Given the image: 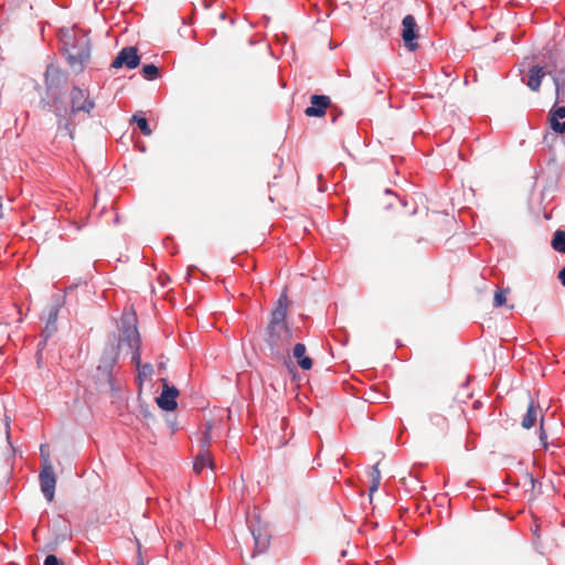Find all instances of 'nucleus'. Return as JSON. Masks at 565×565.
<instances>
[{
    "instance_id": "1",
    "label": "nucleus",
    "mask_w": 565,
    "mask_h": 565,
    "mask_svg": "<svg viewBox=\"0 0 565 565\" xmlns=\"http://www.w3.org/2000/svg\"><path fill=\"white\" fill-rule=\"evenodd\" d=\"M286 316L287 296L282 294L270 315L265 337V342L269 347L271 355L277 360L285 358L292 338V332L286 323Z\"/></svg>"
},
{
    "instance_id": "2",
    "label": "nucleus",
    "mask_w": 565,
    "mask_h": 565,
    "mask_svg": "<svg viewBox=\"0 0 565 565\" xmlns=\"http://www.w3.org/2000/svg\"><path fill=\"white\" fill-rule=\"evenodd\" d=\"M60 41L71 68L81 73L90 57V39L77 29L61 31Z\"/></svg>"
},
{
    "instance_id": "3",
    "label": "nucleus",
    "mask_w": 565,
    "mask_h": 565,
    "mask_svg": "<svg viewBox=\"0 0 565 565\" xmlns=\"http://www.w3.org/2000/svg\"><path fill=\"white\" fill-rule=\"evenodd\" d=\"M71 108L67 109L57 100H54L53 110L57 117L58 129H64L71 138L74 135L73 116L79 111L90 114L95 107V102L89 97V93L77 86H74L70 92Z\"/></svg>"
},
{
    "instance_id": "4",
    "label": "nucleus",
    "mask_w": 565,
    "mask_h": 565,
    "mask_svg": "<svg viewBox=\"0 0 565 565\" xmlns=\"http://www.w3.org/2000/svg\"><path fill=\"white\" fill-rule=\"evenodd\" d=\"M39 479L41 491L44 498L51 502L55 494L56 476L52 465L50 463V460L47 459V456L45 457V463L42 465Z\"/></svg>"
},
{
    "instance_id": "5",
    "label": "nucleus",
    "mask_w": 565,
    "mask_h": 565,
    "mask_svg": "<svg viewBox=\"0 0 565 565\" xmlns=\"http://www.w3.org/2000/svg\"><path fill=\"white\" fill-rule=\"evenodd\" d=\"M547 73L555 85L556 104L565 103V62L559 65L554 64L552 68L547 70Z\"/></svg>"
},
{
    "instance_id": "6",
    "label": "nucleus",
    "mask_w": 565,
    "mask_h": 565,
    "mask_svg": "<svg viewBox=\"0 0 565 565\" xmlns=\"http://www.w3.org/2000/svg\"><path fill=\"white\" fill-rule=\"evenodd\" d=\"M402 39L411 52L418 47V44L415 42L417 39V24L412 14H407L402 21Z\"/></svg>"
},
{
    "instance_id": "7",
    "label": "nucleus",
    "mask_w": 565,
    "mask_h": 565,
    "mask_svg": "<svg viewBox=\"0 0 565 565\" xmlns=\"http://www.w3.org/2000/svg\"><path fill=\"white\" fill-rule=\"evenodd\" d=\"M140 63L137 49L134 46L124 47L111 62V67L119 68L126 66L129 70L136 68Z\"/></svg>"
},
{
    "instance_id": "8",
    "label": "nucleus",
    "mask_w": 565,
    "mask_h": 565,
    "mask_svg": "<svg viewBox=\"0 0 565 565\" xmlns=\"http://www.w3.org/2000/svg\"><path fill=\"white\" fill-rule=\"evenodd\" d=\"M117 349L111 345L104 351L100 362L97 366V371L107 379L110 385H113V370L117 362Z\"/></svg>"
},
{
    "instance_id": "9",
    "label": "nucleus",
    "mask_w": 565,
    "mask_h": 565,
    "mask_svg": "<svg viewBox=\"0 0 565 565\" xmlns=\"http://www.w3.org/2000/svg\"><path fill=\"white\" fill-rule=\"evenodd\" d=\"M162 392L159 397H157V404L163 411H174L178 406L177 397L179 395V391L175 386H170L166 380H162Z\"/></svg>"
},
{
    "instance_id": "10",
    "label": "nucleus",
    "mask_w": 565,
    "mask_h": 565,
    "mask_svg": "<svg viewBox=\"0 0 565 565\" xmlns=\"http://www.w3.org/2000/svg\"><path fill=\"white\" fill-rule=\"evenodd\" d=\"M311 106L305 110L308 117H321L326 114L330 105V98L326 95H312L310 98Z\"/></svg>"
},
{
    "instance_id": "11",
    "label": "nucleus",
    "mask_w": 565,
    "mask_h": 565,
    "mask_svg": "<svg viewBox=\"0 0 565 565\" xmlns=\"http://www.w3.org/2000/svg\"><path fill=\"white\" fill-rule=\"evenodd\" d=\"M552 68V66H540L534 65L529 70L527 79L525 81L527 87L533 92H539L542 79L545 75H548L547 70Z\"/></svg>"
},
{
    "instance_id": "12",
    "label": "nucleus",
    "mask_w": 565,
    "mask_h": 565,
    "mask_svg": "<svg viewBox=\"0 0 565 565\" xmlns=\"http://www.w3.org/2000/svg\"><path fill=\"white\" fill-rule=\"evenodd\" d=\"M565 118V106H557L555 105L552 107L550 111V121H551V128L558 134H565V120L559 121V119Z\"/></svg>"
},
{
    "instance_id": "13",
    "label": "nucleus",
    "mask_w": 565,
    "mask_h": 565,
    "mask_svg": "<svg viewBox=\"0 0 565 565\" xmlns=\"http://www.w3.org/2000/svg\"><path fill=\"white\" fill-rule=\"evenodd\" d=\"M539 416L541 418L543 417L541 407L539 404H535L533 401H531L527 406L526 413L522 418V427L525 429L532 428L535 425Z\"/></svg>"
},
{
    "instance_id": "14",
    "label": "nucleus",
    "mask_w": 565,
    "mask_h": 565,
    "mask_svg": "<svg viewBox=\"0 0 565 565\" xmlns=\"http://www.w3.org/2000/svg\"><path fill=\"white\" fill-rule=\"evenodd\" d=\"M292 355L302 370H310L312 367V360L306 355V345L303 343L295 344Z\"/></svg>"
},
{
    "instance_id": "15",
    "label": "nucleus",
    "mask_w": 565,
    "mask_h": 565,
    "mask_svg": "<svg viewBox=\"0 0 565 565\" xmlns=\"http://www.w3.org/2000/svg\"><path fill=\"white\" fill-rule=\"evenodd\" d=\"M205 467L211 468L212 470L215 468L214 462L212 460V454L209 449H204L199 452L195 457L193 469L195 472L200 473Z\"/></svg>"
},
{
    "instance_id": "16",
    "label": "nucleus",
    "mask_w": 565,
    "mask_h": 565,
    "mask_svg": "<svg viewBox=\"0 0 565 565\" xmlns=\"http://www.w3.org/2000/svg\"><path fill=\"white\" fill-rule=\"evenodd\" d=\"M127 340L129 341V345L134 349L131 360L138 367L141 364V358L139 352V335L137 329L131 330L127 334Z\"/></svg>"
},
{
    "instance_id": "17",
    "label": "nucleus",
    "mask_w": 565,
    "mask_h": 565,
    "mask_svg": "<svg viewBox=\"0 0 565 565\" xmlns=\"http://www.w3.org/2000/svg\"><path fill=\"white\" fill-rule=\"evenodd\" d=\"M252 535L254 537L255 546L258 550V552H264L269 544V539L267 534H263L260 530L252 529Z\"/></svg>"
},
{
    "instance_id": "18",
    "label": "nucleus",
    "mask_w": 565,
    "mask_h": 565,
    "mask_svg": "<svg viewBox=\"0 0 565 565\" xmlns=\"http://www.w3.org/2000/svg\"><path fill=\"white\" fill-rule=\"evenodd\" d=\"M552 247L556 252L565 254V231L557 230L554 233V236L552 239Z\"/></svg>"
},
{
    "instance_id": "19",
    "label": "nucleus",
    "mask_w": 565,
    "mask_h": 565,
    "mask_svg": "<svg viewBox=\"0 0 565 565\" xmlns=\"http://www.w3.org/2000/svg\"><path fill=\"white\" fill-rule=\"evenodd\" d=\"M212 443V424L207 423L205 425V429L203 431L202 437L200 438L201 449H209Z\"/></svg>"
},
{
    "instance_id": "20",
    "label": "nucleus",
    "mask_w": 565,
    "mask_h": 565,
    "mask_svg": "<svg viewBox=\"0 0 565 565\" xmlns=\"http://www.w3.org/2000/svg\"><path fill=\"white\" fill-rule=\"evenodd\" d=\"M371 480H372V484L370 486V492L373 493L379 489L380 483H381V471L379 469V463H376L372 467Z\"/></svg>"
},
{
    "instance_id": "21",
    "label": "nucleus",
    "mask_w": 565,
    "mask_h": 565,
    "mask_svg": "<svg viewBox=\"0 0 565 565\" xmlns=\"http://www.w3.org/2000/svg\"><path fill=\"white\" fill-rule=\"evenodd\" d=\"M134 121H136L138 128L141 130V132L145 136H150L152 134V130L149 127L147 118L138 115H134L132 117Z\"/></svg>"
},
{
    "instance_id": "22",
    "label": "nucleus",
    "mask_w": 565,
    "mask_h": 565,
    "mask_svg": "<svg viewBox=\"0 0 565 565\" xmlns=\"http://www.w3.org/2000/svg\"><path fill=\"white\" fill-rule=\"evenodd\" d=\"M142 74L147 79H154L159 74V68L153 64L142 66Z\"/></svg>"
},
{
    "instance_id": "23",
    "label": "nucleus",
    "mask_w": 565,
    "mask_h": 565,
    "mask_svg": "<svg viewBox=\"0 0 565 565\" xmlns=\"http://www.w3.org/2000/svg\"><path fill=\"white\" fill-rule=\"evenodd\" d=\"M507 290H502V289H497L495 292H494V298H493V306L494 307H501L505 303V300H507Z\"/></svg>"
},
{
    "instance_id": "24",
    "label": "nucleus",
    "mask_w": 565,
    "mask_h": 565,
    "mask_svg": "<svg viewBox=\"0 0 565 565\" xmlns=\"http://www.w3.org/2000/svg\"><path fill=\"white\" fill-rule=\"evenodd\" d=\"M138 374H139V377H148V376H151L152 372H153V369H152V365L149 364V363H146V364H140L138 367Z\"/></svg>"
},
{
    "instance_id": "25",
    "label": "nucleus",
    "mask_w": 565,
    "mask_h": 565,
    "mask_svg": "<svg viewBox=\"0 0 565 565\" xmlns=\"http://www.w3.org/2000/svg\"><path fill=\"white\" fill-rule=\"evenodd\" d=\"M44 565H64L55 555L50 554L44 559Z\"/></svg>"
},
{
    "instance_id": "26",
    "label": "nucleus",
    "mask_w": 565,
    "mask_h": 565,
    "mask_svg": "<svg viewBox=\"0 0 565 565\" xmlns=\"http://www.w3.org/2000/svg\"><path fill=\"white\" fill-rule=\"evenodd\" d=\"M546 439H547V436H546L545 430H544V428H543V417H542V418H541V426H540V440H541L542 445H543L545 448H546V446H547V441H546Z\"/></svg>"
},
{
    "instance_id": "27",
    "label": "nucleus",
    "mask_w": 565,
    "mask_h": 565,
    "mask_svg": "<svg viewBox=\"0 0 565 565\" xmlns=\"http://www.w3.org/2000/svg\"><path fill=\"white\" fill-rule=\"evenodd\" d=\"M56 319H57V309H53L49 315V319H47L46 323L55 326Z\"/></svg>"
},
{
    "instance_id": "28",
    "label": "nucleus",
    "mask_w": 565,
    "mask_h": 565,
    "mask_svg": "<svg viewBox=\"0 0 565 565\" xmlns=\"http://www.w3.org/2000/svg\"><path fill=\"white\" fill-rule=\"evenodd\" d=\"M40 451H41V457L43 459V463H45V457L49 456V447L46 445H41ZM47 459L50 460V457H47Z\"/></svg>"
},
{
    "instance_id": "29",
    "label": "nucleus",
    "mask_w": 565,
    "mask_h": 565,
    "mask_svg": "<svg viewBox=\"0 0 565 565\" xmlns=\"http://www.w3.org/2000/svg\"><path fill=\"white\" fill-rule=\"evenodd\" d=\"M55 331V326L46 323L43 333L45 334V338H49L53 332Z\"/></svg>"
},
{
    "instance_id": "30",
    "label": "nucleus",
    "mask_w": 565,
    "mask_h": 565,
    "mask_svg": "<svg viewBox=\"0 0 565 565\" xmlns=\"http://www.w3.org/2000/svg\"><path fill=\"white\" fill-rule=\"evenodd\" d=\"M558 279L561 280L562 285L565 287V267L559 270Z\"/></svg>"
},
{
    "instance_id": "31",
    "label": "nucleus",
    "mask_w": 565,
    "mask_h": 565,
    "mask_svg": "<svg viewBox=\"0 0 565 565\" xmlns=\"http://www.w3.org/2000/svg\"><path fill=\"white\" fill-rule=\"evenodd\" d=\"M530 482L532 486H534V478L532 476H529Z\"/></svg>"
},
{
    "instance_id": "32",
    "label": "nucleus",
    "mask_w": 565,
    "mask_h": 565,
    "mask_svg": "<svg viewBox=\"0 0 565 565\" xmlns=\"http://www.w3.org/2000/svg\"><path fill=\"white\" fill-rule=\"evenodd\" d=\"M7 439L9 440L10 439V434H9V430L7 429Z\"/></svg>"
},
{
    "instance_id": "33",
    "label": "nucleus",
    "mask_w": 565,
    "mask_h": 565,
    "mask_svg": "<svg viewBox=\"0 0 565 565\" xmlns=\"http://www.w3.org/2000/svg\"><path fill=\"white\" fill-rule=\"evenodd\" d=\"M221 18L225 19V13L224 12L221 13Z\"/></svg>"
},
{
    "instance_id": "34",
    "label": "nucleus",
    "mask_w": 565,
    "mask_h": 565,
    "mask_svg": "<svg viewBox=\"0 0 565 565\" xmlns=\"http://www.w3.org/2000/svg\"><path fill=\"white\" fill-rule=\"evenodd\" d=\"M159 367H160V369H161V367H164V363H160V364H159Z\"/></svg>"
}]
</instances>
